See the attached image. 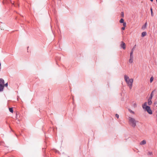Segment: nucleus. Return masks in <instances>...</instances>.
Returning <instances> with one entry per match:
<instances>
[{
  "label": "nucleus",
  "mask_w": 157,
  "mask_h": 157,
  "mask_svg": "<svg viewBox=\"0 0 157 157\" xmlns=\"http://www.w3.org/2000/svg\"><path fill=\"white\" fill-rule=\"evenodd\" d=\"M125 80L127 83L130 89H131L132 86V84L133 82V79L132 78L129 79L128 77L126 75H125L124 76Z\"/></svg>",
  "instance_id": "nucleus-1"
},
{
  "label": "nucleus",
  "mask_w": 157,
  "mask_h": 157,
  "mask_svg": "<svg viewBox=\"0 0 157 157\" xmlns=\"http://www.w3.org/2000/svg\"><path fill=\"white\" fill-rule=\"evenodd\" d=\"M129 124L133 127H135L136 126V123L138 122L134 118L129 117H128Z\"/></svg>",
  "instance_id": "nucleus-2"
},
{
  "label": "nucleus",
  "mask_w": 157,
  "mask_h": 157,
  "mask_svg": "<svg viewBox=\"0 0 157 157\" xmlns=\"http://www.w3.org/2000/svg\"><path fill=\"white\" fill-rule=\"evenodd\" d=\"M147 102H145L144 103V104L143 105L142 107L144 109H145L148 113L150 114H152V111L150 107L149 106L147 105Z\"/></svg>",
  "instance_id": "nucleus-3"
},
{
  "label": "nucleus",
  "mask_w": 157,
  "mask_h": 157,
  "mask_svg": "<svg viewBox=\"0 0 157 157\" xmlns=\"http://www.w3.org/2000/svg\"><path fill=\"white\" fill-rule=\"evenodd\" d=\"M121 47L124 49H125V44L123 42H121Z\"/></svg>",
  "instance_id": "nucleus-4"
},
{
  "label": "nucleus",
  "mask_w": 157,
  "mask_h": 157,
  "mask_svg": "<svg viewBox=\"0 0 157 157\" xmlns=\"http://www.w3.org/2000/svg\"><path fill=\"white\" fill-rule=\"evenodd\" d=\"M4 88V86L3 85L0 84V92L3 91Z\"/></svg>",
  "instance_id": "nucleus-5"
},
{
  "label": "nucleus",
  "mask_w": 157,
  "mask_h": 157,
  "mask_svg": "<svg viewBox=\"0 0 157 157\" xmlns=\"http://www.w3.org/2000/svg\"><path fill=\"white\" fill-rule=\"evenodd\" d=\"M4 81L2 78H0V84L4 85Z\"/></svg>",
  "instance_id": "nucleus-6"
},
{
  "label": "nucleus",
  "mask_w": 157,
  "mask_h": 157,
  "mask_svg": "<svg viewBox=\"0 0 157 157\" xmlns=\"http://www.w3.org/2000/svg\"><path fill=\"white\" fill-rule=\"evenodd\" d=\"M146 144V141L144 140L142 141H141L140 143V144L141 145H144Z\"/></svg>",
  "instance_id": "nucleus-7"
},
{
  "label": "nucleus",
  "mask_w": 157,
  "mask_h": 157,
  "mask_svg": "<svg viewBox=\"0 0 157 157\" xmlns=\"http://www.w3.org/2000/svg\"><path fill=\"white\" fill-rule=\"evenodd\" d=\"M147 22H146L142 26V29H144L146 28V27L147 25Z\"/></svg>",
  "instance_id": "nucleus-8"
},
{
  "label": "nucleus",
  "mask_w": 157,
  "mask_h": 157,
  "mask_svg": "<svg viewBox=\"0 0 157 157\" xmlns=\"http://www.w3.org/2000/svg\"><path fill=\"white\" fill-rule=\"evenodd\" d=\"M146 32H143L141 34V36L142 37H144L146 35Z\"/></svg>",
  "instance_id": "nucleus-9"
},
{
  "label": "nucleus",
  "mask_w": 157,
  "mask_h": 157,
  "mask_svg": "<svg viewBox=\"0 0 157 157\" xmlns=\"http://www.w3.org/2000/svg\"><path fill=\"white\" fill-rule=\"evenodd\" d=\"M152 102L151 100L148 99V104L149 105H151L152 104Z\"/></svg>",
  "instance_id": "nucleus-10"
},
{
  "label": "nucleus",
  "mask_w": 157,
  "mask_h": 157,
  "mask_svg": "<svg viewBox=\"0 0 157 157\" xmlns=\"http://www.w3.org/2000/svg\"><path fill=\"white\" fill-rule=\"evenodd\" d=\"M9 111L11 113L13 112V109L12 108H9Z\"/></svg>",
  "instance_id": "nucleus-11"
},
{
  "label": "nucleus",
  "mask_w": 157,
  "mask_h": 157,
  "mask_svg": "<svg viewBox=\"0 0 157 157\" xmlns=\"http://www.w3.org/2000/svg\"><path fill=\"white\" fill-rule=\"evenodd\" d=\"M153 79H154V78L153 77H151L150 78V82L151 83V82L153 81Z\"/></svg>",
  "instance_id": "nucleus-12"
},
{
  "label": "nucleus",
  "mask_w": 157,
  "mask_h": 157,
  "mask_svg": "<svg viewBox=\"0 0 157 157\" xmlns=\"http://www.w3.org/2000/svg\"><path fill=\"white\" fill-rule=\"evenodd\" d=\"M120 23H123L124 22V20L123 18H121L120 20Z\"/></svg>",
  "instance_id": "nucleus-13"
},
{
  "label": "nucleus",
  "mask_w": 157,
  "mask_h": 157,
  "mask_svg": "<svg viewBox=\"0 0 157 157\" xmlns=\"http://www.w3.org/2000/svg\"><path fill=\"white\" fill-rule=\"evenodd\" d=\"M133 62V59H129V62L130 63H132Z\"/></svg>",
  "instance_id": "nucleus-14"
},
{
  "label": "nucleus",
  "mask_w": 157,
  "mask_h": 157,
  "mask_svg": "<svg viewBox=\"0 0 157 157\" xmlns=\"http://www.w3.org/2000/svg\"><path fill=\"white\" fill-rule=\"evenodd\" d=\"M128 110L131 113H132V114L134 113V112L133 111H132V110H131V109H128Z\"/></svg>",
  "instance_id": "nucleus-15"
},
{
  "label": "nucleus",
  "mask_w": 157,
  "mask_h": 157,
  "mask_svg": "<svg viewBox=\"0 0 157 157\" xmlns=\"http://www.w3.org/2000/svg\"><path fill=\"white\" fill-rule=\"evenodd\" d=\"M151 12V16L153 17V11H152V9L151 8L150 9Z\"/></svg>",
  "instance_id": "nucleus-16"
},
{
  "label": "nucleus",
  "mask_w": 157,
  "mask_h": 157,
  "mask_svg": "<svg viewBox=\"0 0 157 157\" xmlns=\"http://www.w3.org/2000/svg\"><path fill=\"white\" fill-rule=\"evenodd\" d=\"M155 91V90H153L152 92L151 93V94H150V95H151L152 96H153V95H154V92Z\"/></svg>",
  "instance_id": "nucleus-17"
},
{
  "label": "nucleus",
  "mask_w": 157,
  "mask_h": 157,
  "mask_svg": "<svg viewBox=\"0 0 157 157\" xmlns=\"http://www.w3.org/2000/svg\"><path fill=\"white\" fill-rule=\"evenodd\" d=\"M147 155H152V152H149L148 153Z\"/></svg>",
  "instance_id": "nucleus-18"
},
{
  "label": "nucleus",
  "mask_w": 157,
  "mask_h": 157,
  "mask_svg": "<svg viewBox=\"0 0 157 157\" xmlns=\"http://www.w3.org/2000/svg\"><path fill=\"white\" fill-rule=\"evenodd\" d=\"M121 17H124V13L123 12H121Z\"/></svg>",
  "instance_id": "nucleus-19"
},
{
  "label": "nucleus",
  "mask_w": 157,
  "mask_h": 157,
  "mask_svg": "<svg viewBox=\"0 0 157 157\" xmlns=\"http://www.w3.org/2000/svg\"><path fill=\"white\" fill-rule=\"evenodd\" d=\"M8 85V83H6L5 84L4 83V85H3V86H4V87L6 86V87H7Z\"/></svg>",
  "instance_id": "nucleus-20"
},
{
  "label": "nucleus",
  "mask_w": 157,
  "mask_h": 157,
  "mask_svg": "<svg viewBox=\"0 0 157 157\" xmlns=\"http://www.w3.org/2000/svg\"><path fill=\"white\" fill-rule=\"evenodd\" d=\"M123 23V26L125 27L126 26V23L125 22H124L122 23Z\"/></svg>",
  "instance_id": "nucleus-21"
},
{
  "label": "nucleus",
  "mask_w": 157,
  "mask_h": 157,
  "mask_svg": "<svg viewBox=\"0 0 157 157\" xmlns=\"http://www.w3.org/2000/svg\"><path fill=\"white\" fill-rule=\"evenodd\" d=\"M133 53L132 52H131L130 53V56L132 57H133Z\"/></svg>",
  "instance_id": "nucleus-22"
},
{
  "label": "nucleus",
  "mask_w": 157,
  "mask_h": 157,
  "mask_svg": "<svg viewBox=\"0 0 157 157\" xmlns=\"http://www.w3.org/2000/svg\"><path fill=\"white\" fill-rule=\"evenodd\" d=\"M153 97V96H152L151 95H150V97L148 99L151 100V99H152V98Z\"/></svg>",
  "instance_id": "nucleus-23"
},
{
  "label": "nucleus",
  "mask_w": 157,
  "mask_h": 157,
  "mask_svg": "<svg viewBox=\"0 0 157 157\" xmlns=\"http://www.w3.org/2000/svg\"><path fill=\"white\" fill-rule=\"evenodd\" d=\"M115 116H116V117H117V118H119V115L118 114H116Z\"/></svg>",
  "instance_id": "nucleus-24"
},
{
  "label": "nucleus",
  "mask_w": 157,
  "mask_h": 157,
  "mask_svg": "<svg viewBox=\"0 0 157 157\" xmlns=\"http://www.w3.org/2000/svg\"><path fill=\"white\" fill-rule=\"evenodd\" d=\"M134 48H135V46L132 49L131 52H132L133 53Z\"/></svg>",
  "instance_id": "nucleus-25"
},
{
  "label": "nucleus",
  "mask_w": 157,
  "mask_h": 157,
  "mask_svg": "<svg viewBox=\"0 0 157 157\" xmlns=\"http://www.w3.org/2000/svg\"><path fill=\"white\" fill-rule=\"evenodd\" d=\"M125 27L123 26V27H122V28H121V29H122V30H124V29H125Z\"/></svg>",
  "instance_id": "nucleus-26"
},
{
  "label": "nucleus",
  "mask_w": 157,
  "mask_h": 157,
  "mask_svg": "<svg viewBox=\"0 0 157 157\" xmlns=\"http://www.w3.org/2000/svg\"><path fill=\"white\" fill-rule=\"evenodd\" d=\"M133 57L130 56V59H133Z\"/></svg>",
  "instance_id": "nucleus-27"
},
{
  "label": "nucleus",
  "mask_w": 157,
  "mask_h": 157,
  "mask_svg": "<svg viewBox=\"0 0 157 157\" xmlns=\"http://www.w3.org/2000/svg\"><path fill=\"white\" fill-rule=\"evenodd\" d=\"M151 2H152L153 1V0H150Z\"/></svg>",
  "instance_id": "nucleus-28"
},
{
  "label": "nucleus",
  "mask_w": 157,
  "mask_h": 157,
  "mask_svg": "<svg viewBox=\"0 0 157 157\" xmlns=\"http://www.w3.org/2000/svg\"><path fill=\"white\" fill-rule=\"evenodd\" d=\"M156 1L157 2V0H156Z\"/></svg>",
  "instance_id": "nucleus-29"
}]
</instances>
